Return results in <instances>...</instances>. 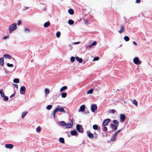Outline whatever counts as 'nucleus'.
<instances>
[{
    "mask_svg": "<svg viewBox=\"0 0 152 152\" xmlns=\"http://www.w3.org/2000/svg\"><path fill=\"white\" fill-rule=\"evenodd\" d=\"M60 106L59 105H58L57 106L56 108L54 110L53 113V117L54 118H55V114L56 112L58 111H59L61 112H63V113H65V110H64L63 108H60Z\"/></svg>",
    "mask_w": 152,
    "mask_h": 152,
    "instance_id": "obj_1",
    "label": "nucleus"
},
{
    "mask_svg": "<svg viewBox=\"0 0 152 152\" xmlns=\"http://www.w3.org/2000/svg\"><path fill=\"white\" fill-rule=\"evenodd\" d=\"M17 25V23H14L9 26V29L10 33H12L16 29Z\"/></svg>",
    "mask_w": 152,
    "mask_h": 152,
    "instance_id": "obj_2",
    "label": "nucleus"
},
{
    "mask_svg": "<svg viewBox=\"0 0 152 152\" xmlns=\"http://www.w3.org/2000/svg\"><path fill=\"white\" fill-rule=\"evenodd\" d=\"M76 129L80 133H83V129L82 125L79 124L77 125Z\"/></svg>",
    "mask_w": 152,
    "mask_h": 152,
    "instance_id": "obj_3",
    "label": "nucleus"
},
{
    "mask_svg": "<svg viewBox=\"0 0 152 152\" xmlns=\"http://www.w3.org/2000/svg\"><path fill=\"white\" fill-rule=\"evenodd\" d=\"M134 63L136 64H140L141 63V61L137 57L133 59Z\"/></svg>",
    "mask_w": 152,
    "mask_h": 152,
    "instance_id": "obj_4",
    "label": "nucleus"
},
{
    "mask_svg": "<svg viewBox=\"0 0 152 152\" xmlns=\"http://www.w3.org/2000/svg\"><path fill=\"white\" fill-rule=\"evenodd\" d=\"M110 121V119L109 118H107L104 120L102 123V126H107L108 124Z\"/></svg>",
    "mask_w": 152,
    "mask_h": 152,
    "instance_id": "obj_5",
    "label": "nucleus"
},
{
    "mask_svg": "<svg viewBox=\"0 0 152 152\" xmlns=\"http://www.w3.org/2000/svg\"><path fill=\"white\" fill-rule=\"evenodd\" d=\"M126 118V116L124 114H121L120 116V119L121 120V122H124Z\"/></svg>",
    "mask_w": 152,
    "mask_h": 152,
    "instance_id": "obj_6",
    "label": "nucleus"
},
{
    "mask_svg": "<svg viewBox=\"0 0 152 152\" xmlns=\"http://www.w3.org/2000/svg\"><path fill=\"white\" fill-rule=\"evenodd\" d=\"M97 108V107L96 104H93L91 106V110L92 112H94Z\"/></svg>",
    "mask_w": 152,
    "mask_h": 152,
    "instance_id": "obj_7",
    "label": "nucleus"
},
{
    "mask_svg": "<svg viewBox=\"0 0 152 152\" xmlns=\"http://www.w3.org/2000/svg\"><path fill=\"white\" fill-rule=\"evenodd\" d=\"M26 90V88L23 86H22L20 88V94H25V91Z\"/></svg>",
    "mask_w": 152,
    "mask_h": 152,
    "instance_id": "obj_8",
    "label": "nucleus"
},
{
    "mask_svg": "<svg viewBox=\"0 0 152 152\" xmlns=\"http://www.w3.org/2000/svg\"><path fill=\"white\" fill-rule=\"evenodd\" d=\"M70 134L73 136H77L78 133L76 130H73L71 131Z\"/></svg>",
    "mask_w": 152,
    "mask_h": 152,
    "instance_id": "obj_9",
    "label": "nucleus"
},
{
    "mask_svg": "<svg viewBox=\"0 0 152 152\" xmlns=\"http://www.w3.org/2000/svg\"><path fill=\"white\" fill-rule=\"evenodd\" d=\"M5 147L7 148L11 149L13 148V145L12 144H7L5 145Z\"/></svg>",
    "mask_w": 152,
    "mask_h": 152,
    "instance_id": "obj_10",
    "label": "nucleus"
},
{
    "mask_svg": "<svg viewBox=\"0 0 152 152\" xmlns=\"http://www.w3.org/2000/svg\"><path fill=\"white\" fill-rule=\"evenodd\" d=\"M85 109V106L84 105H81L79 109V111L83 112Z\"/></svg>",
    "mask_w": 152,
    "mask_h": 152,
    "instance_id": "obj_11",
    "label": "nucleus"
},
{
    "mask_svg": "<svg viewBox=\"0 0 152 152\" xmlns=\"http://www.w3.org/2000/svg\"><path fill=\"white\" fill-rule=\"evenodd\" d=\"M124 27L122 25H120V30L118 31V32L121 33L124 31Z\"/></svg>",
    "mask_w": 152,
    "mask_h": 152,
    "instance_id": "obj_12",
    "label": "nucleus"
},
{
    "mask_svg": "<svg viewBox=\"0 0 152 152\" xmlns=\"http://www.w3.org/2000/svg\"><path fill=\"white\" fill-rule=\"evenodd\" d=\"M75 59L77 61H78L79 63H81L83 61V59L82 58H80L78 56L76 57Z\"/></svg>",
    "mask_w": 152,
    "mask_h": 152,
    "instance_id": "obj_13",
    "label": "nucleus"
},
{
    "mask_svg": "<svg viewBox=\"0 0 152 152\" xmlns=\"http://www.w3.org/2000/svg\"><path fill=\"white\" fill-rule=\"evenodd\" d=\"M72 125L70 123L66 124V125L65 127L66 128H70L72 126Z\"/></svg>",
    "mask_w": 152,
    "mask_h": 152,
    "instance_id": "obj_14",
    "label": "nucleus"
},
{
    "mask_svg": "<svg viewBox=\"0 0 152 152\" xmlns=\"http://www.w3.org/2000/svg\"><path fill=\"white\" fill-rule=\"evenodd\" d=\"M50 25L49 22H47L45 23L44 24V26L45 28H47Z\"/></svg>",
    "mask_w": 152,
    "mask_h": 152,
    "instance_id": "obj_15",
    "label": "nucleus"
},
{
    "mask_svg": "<svg viewBox=\"0 0 152 152\" xmlns=\"http://www.w3.org/2000/svg\"><path fill=\"white\" fill-rule=\"evenodd\" d=\"M88 134V136L90 138H92L94 137L93 134L91 133H89L88 132H87Z\"/></svg>",
    "mask_w": 152,
    "mask_h": 152,
    "instance_id": "obj_16",
    "label": "nucleus"
},
{
    "mask_svg": "<svg viewBox=\"0 0 152 152\" xmlns=\"http://www.w3.org/2000/svg\"><path fill=\"white\" fill-rule=\"evenodd\" d=\"M69 13L71 15H72L74 14L73 10L72 9H70L68 11Z\"/></svg>",
    "mask_w": 152,
    "mask_h": 152,
    "instance_id": "obj_17",
    "label": "nucleus"
},
{
    "mask_svg": "<svg viewBox=\"0 0 152 152\" xmlns=\"http://www.w3.org/2000/svg\"><path fill=\"white\" fill-rule=\"evenodd\" d=\"M4 57L6 58H8V59H11V56L7 54H5L4 55Z\"/></svg>",
    "mask_w": 152,
    "mask_h": 152,
    "instance_id": "obj_18",
    "label": "nucleus"
},
{
    "mask_svg": "<svg viewBox=\"0 0 152 152\" xmlns=\"http://www.w3.org/2000/svg\"><path fill=\"white\" fill-rule=\"evenodd\" d=\"M67 89V87L65 86L62 87L60 90V91L61 92L63 91L64 90H65Z\"/></svg>",
    "mask_w": 152,
    "mask_h": 152,
    "instance_id": "obj_19",
    "label": "nucleus"
},
{
    "mask_svg": "<svg viewBox=\"0 0 152 152\" xmlns=\"http://www.w3.org/2000/svg\"><path fill=\"white\" fill-rule=\"evenodd\" d=\"M0 94H1V96L3 98L5 96V95L4 93L2 90V89L0 90Z\"/></svg>",
    "mask_w": 152,
    "mask_h": 152,
    "instance_id": "obj_20",
    "label": "nucleus"
},
{
    "mask_svg": "<svg viewBox=\"0 0 152 152\" xmlns=\"http://www.w3.org/2000/svg\"><path fill=\"white\" fill-rule=\"evenodd\" d=\"M4 63V58L2 57L1 58H0V64L3 66Z\"/></svg>",
    "mask_w": 152,
    "mask_h": 152,
    "instance_id": "obj_21",
    "label": "nucleus"
},
{
    "mask_svg": "<svg viewBox=\"0 0 152 152\" xmlns=\"http://www.w3.org/2000/svg\"><path fill=\"white\" fill-rule=\"evenodd\" d=\"M116 136L115 135L113 134V135L112 137H111V140L112 141H113L115 140V137H116Z\"/></svg>",
    "mask_w": 152,
    "mask_h": 152,
    "instance_id": "obj_22",
    "label": "nucleus"
},
{
    "mask_svg": "<svg viewBox=\"0 0 152 152\" xmlns=\"http://www.w3.org/2000/svg\"><path fill=\"white\" fill-rule=\"evenodd\" d=\"M59 124L63 126H65L66 125V123L64 121H61L60 122Z\"/></svg>",
    "mask_w": 152,
    "mask_h": 152,
    "instance_id": "obj_23",
    "label": "nucleus"
},
{
    "mask_svg": "<svg viewBox=\"0 0 152 152\" xmlns=\"http://www.w3.org/2000/svg\"><path fill=\"white\" fill-rule=\"evenodd\" d=\"M59 142L62 143H64V140L63 138L62 137H60L59 139Z\"/></svg>",
    "mask_w": 152,
    "mask_h": 152,
    "instance_id": "obj_24",
    "label": "nucleus"
},
{
    "mask_svg": "<svg viewBox=\"0 0 152 152\" xmlns=\"http://www.w3.org/2000/svg\"><path fill=\"white\" fill-rule=\"evenodd\" d=\"M68 23L70 25H72L74 23V21L72 20H69L68 21Z\"/></svg>",
    "mask_w": 152,
    "mask_h": 152,
    "instance_id": "obj_25",
    "label": "nucleus"
},
{
    "mask_svg": "<svg viewBox=\"0 0 152 152\" xmlns=\"http://www.w3.org/2000/svg\"><path fill=\"white\" fill-rule=\"evenodd\" d=\"M13 82L15 83H18L19 82V80L18 78H15L14 79Z\"/></svg>",
    "mask_w": 152,
    "mask_h": 152,
    "instance_id": "obj_26",
    "label": "nucleus"
},
{
    "mask_svg": "<svg viewBox=\"0 0 152 152\" xmlns=\"http://www.w3.org/2000/svg\"><path fill=\"white\" fill-rule=\"evenodd\" d=\"M67 93L65 92H63L61 94V96L62 98H65L67 96Z\"/></svg>",
    "mask_w": 152,
    "mask_h": 152,
    "instance_id": "obj_27",
    "label": "nucleus"
},
{
    "mask_svg": "<svg viewBox=\"0 0 152 152\" xmlns=\"http://www.w3.org/2000/svg\"><path fill=\"white\" fill-rule=\"evenodd\" d=\"M98 126L97 125L95 124L93 126V128L94 130H98Z\"/></svg>",
    "mask_w": 152,
    "mask_h": 152,
    "instance_id": "obj_28",
    "label": "nucleus"
},
{
    "mask_svg": "<svg viewBox=\"0 0 152 152\" xmlns=\"http://www.w3.org/2000/svg\"><path fill=\"white\" fill-rule=\"evenodd\" d=\"M28 112L26 111H25L23 112L22 114V118H23L24 117H25L27 113Z\"/></svg>",
    "mask_w": 152,
    "mask_h": 152,
    "instance_id": "obj_29",
    "label": "nucleus"
},
{
    "mask_svg": "<svg viewBox=\"0 0 152 152\" xmlns=\"http://www.w3.org/2000/svg\"><path fill=\"white\" fill-rule=\"evenodd\" d=\"M122 129H121L118 130L115 133L113 134L116 136L118 134V133H119L121 131Z\"/></svg>",
    "mask_w": 152,
    "mask_h": 152,
    "instance_id": "obj_30",
    "label": "nucleus"
},
{
    "mask_svg": "<svg viewBox=\"0 0 152 152\" xmlns=\"http://www.w3.org/2000/svg\"><path fill=\"white\" fill-rule=\"evenodd\" d=\"M113 122L115 124V125H118V122L117 120H114L113 121Z\"/></svg>",
    "mask_w": 152,
    "mask_h": 152,
    "instance_id": "obj_31",
    "label": "nucleus"
},
{
    "mask_svg": "<svg viewBox=\"0 0 152 152\" xmlns=\"http://www.w3.org/2000/svg\"><path fill=\"white\" fill-rule=\"evenodd\" d=\"M93 92V89L91 88L88 91L87 93V94H91Z\"/></svg>",
    "mask_w": 152,
    "mask_h": 152,
    "instance_id": "obj_32",
    "label": "nucleus"
},
{
    "mask_svg": "<svg viewBox=\"0 0 152 152\" xmlns=\"http://www.w3.org/2000/svg\"><path fill=\"white\" fill-rule=\"evenodd\" d=\"M60 35L61 33L60 31L57 32L56 34V36L57 38H59L60 36Z\"/></svg>",
    "mask_w": 152,
    "mask_h": 152,
    "instance_id": "obj_33",
    "label": "nucleus"
},
{
    "mask_svg": "<svg viewBox=\"0 0 152 152\" xmlns=\"http://www.w3.org/2000/svg\"><path fill=\"white\" fill-rule=\"evenodd\" d=\"M124 39L126 41H128L129 39V37L128 36H125L124 37Z\"/></svg>",
    "mask_w": 152,
    "mask_h": 152,
    "instance_id": "obj_34",
    "label": "nucleus"
},
{
    "mask_svg": "<svg viewBox=\"0 0 152 152\" xmlns=\"http://www.w3.org/2000/svg\"><path fill=\"white\" fill-rule=\"evenodd\" d=\"M45 92L46 94H48L50 92L48 88H45Z\"/></svg>",
    "mask_w": 152,
    "mask_h": 152,
    "instance_id": "obj_35",
    "label": "nucleus"
},
{
    "mask_svg": "<svg viewBox=\"0 0 152 152\" xmlns=\"http://www.w3.org/2000/svg\"><path fill=\"white\" fill-rule=\"evenodd\" d=\"M93 46L91 45V44L89 45H87L86 47V49H90Z\"/></svg>",
    "mask_w": 152,
    "mask_h": 152,
    "instance_id": "obj_36",
    "label": "nucleus"
},
{
    "mask_svg": "<svg viewBox=\"0 0 152 152\" xmlns=\"http://www.w3.org/2000/svg\"><path fill=\"white\" fill-rule=\"evenodd\" d=\"M4 98L3 99V100L4 101H7L8 100V96H6L5 95V96L4 97Z\"/></svg>",
    "mask_w": 152,
    "mask_h": 152,
    "instance_id": "obj_37",
    "label": "nucleus"
},
{
    "mask_svg": "<svg viewBox=\"0 0 152 152\" xmlns=\"http://www.w3.org/2000/svg\"><path fill=\"white\" fill-rule=\"evenodd\" d=\"M41 128L40 126H39L36 129V131L37 132H39L41 131Z\"/></svg>",
    "mask_w": 152,
    "mask_h": 152,
    "instance_id": "obj_38",
    "label": "nucleus"
},
{
    "mask_svg": "<svg viewBox=\"0 0 152 152\" xmlns=\"http://www.w3.org/2000/svg\"><path fill=\"white\" fill-rule=\"evenodd\" d=\"M133 103L136 106H137V102L135 100H134L133 101Z\"/></svg>",
    "mask_w": 152,
    "mask_h": 152,
    "instance_id": "obj_39",
    "label": "nucleus"
},
{
    "mask_svg": "<svg viewBox=\"0 0 152 152\" xmlns=\"http://www.w3.org/2000/svg\"><path fill=\"white\" fill-rule=\"evenodd\" d=\"M52 106L51 105H49L47 107V109L48 110H50L51 109Z\"/></svg>",
    "mask_w": 152,
    "mask_h": 152,
    "instance_id": "obj_40",
    "label": "nucleus"
},
{
    "mask_svg": "<svg viewBox=\"0 0 152 152\" xmlns=\"http://www.w3.org/2000/svg\"><path fill=\"white\" fill-rule=\"evenodd\" d=\"M75 60V58L73 56H72L70 58V61L71 62H73Z\"/></svg>",
    "mask_w": 152,
    "mask_h": 152,
    "instance_id": "obj_41",
    "label": "nucleus"
},
{
    "mask_svg": "<svg viewBox=\"0 0 152 152\" xmlns=\"http://www.w3.org/2000/svg\"><path fill=\"white\" fill-rule=\"evenodd\" d=\"M7 65L8 67H13V65L12 64H10L9 63H7Z\"/></svg>",
    "mask_w": 152,
    "mask_h": 152,
    "instance_id": "obj_42",
    "label": "nucleus"
},
{
    "mask_svg": "<svg viewBox=\"0 0 152 152\" xmlns=\"http://www.w3.org/2000/svg\"><path fill=\"white\" fill-rule=\"evenodd\" d=\"M99 58L98 57H95L93 60V61H98L99 60Z\"/></svg>",
    "mask_w": 152,
    "mask_h": 152,
    "instance_id": "obj_43",
    "label": "nucleus"
},
{
    "mask_svg": "<svg viewBox=\"0 0 152 152\" xmlns=\"http://www.w3.org/2000/svg\"><path fill=\"white\" fill-rule=\"evenodd\" d=\"M118 126V125H115V126H114V127H113V128H114L113 129H114V131H115L117 130Z\"/></svg>",
    "mask_w": 152,
    "mask_h": 152,
    "instance_id": "obj_44",
    "label": "nucleus"
},
{
    "mask_svg": "<svg viewBox=\"0 0 152 152\" xmlns=\"http://www.w3.org/2000/svg\"><path fill=\"white\" fill-rule=\"evenodd\" d=\"M96 44H97L96 41H95L94 42H93L91 44L92 46H94V45H96Z\"/></svg>",
    "mask_w": 152,
    "mask_h": 152,
    "instance_id": "obj_45",
    "label": "nucleus"
},
{
    "mask_svg": "<svg viewBox=\"0 0 152 152\" xmlns=\"http://www.w3.org/2000/svg\"><path fill=\"white\" fill-rule=\"evenodd\" d=\"M29 32V30L28 28H26L25 30V33H28Z\"/></svg>",
    "mask_w": 152,
    "mask_h": 152,
    "instance_id": "obj_46",
    "label": "nucleus"
},
{
    "mask_svg": "<svg viewBox=\"0 0 152 152\" xmlns=\"http://www.w3.org/2000/svg\"><path fill=\"white\" fill-rule=\"evenodd\" d=\"M104 127H103V130L104 131H106L107 130V128L106 127H105V126H103Z\"/></svg>",
    "mask_w": 152,
    "mask_h": 152,
    "instance_id": "obj_47",
    "label": "nucleus"
},
{
    "mask_svg": "<svg viewBox=\"0 0 152 152\" xmlns=\"http://www.w3.org/2000/svg\"><path fill=\"white\" fill-rule=\"evenodd\" d=\"M110 113H115V111L114 110L112 109V110H110Z\"/></svg>",
    "mask_w": 152,
    "mask_h": 152,
    "instance_id": "obj_48",
    "label": "nucleus"
},
{
    "mask_svg": "<svg viewBox=\"0 0 152 152\" xmlns=\"http://www.w3.org/2000/svg\"><path fill=\"white\" fill-rule=\"evenodd\" d=\"M21 21L20 20H19L18 23V26H19L21 24Z\"/></svg>",
    "mask_w": 152,
    "mask_h": 152,
    "instance_id": "obj_49",
    "label": "nucleus"
},
{
    "mask_svg": "<svg viewBox=\"0 0 152 152\" xmlns=\"http://www.w3.org/2000/svg\"><path fill=\"white\" fill-rule=\"evenodd\" d=\"M114 127V125L113 124H110V127L112 128L113 129Z\"/></svg>",
    "mask_w": 152,
    "mask_h": 152,
    "instance_id": "obj_50",
    "label": "nucleus"
},
{
    "mask_svg": "<svg viewBox=\"0 0 152 152\" xmlns=\"http://www.w3.org/2000/svg\"><path fill=\"white\" fill-rule=\"evenodd\" d=\"M14 86L17 88H18V86L17 84H14Z\"/></svg>",
    "mask_w": 152,
    "mask_h": 152,
    "instance_id": "obj_51",
    "label": "nucleus"
},
{
    "mask_svg": "<svg viewBox=\"0 0 152 152\" xmlns=\"http://www.w3.org/2000/svg\"><path fill=\"white\" fill-rule=\"evenodd\" d=\"M140 2V0H136V2L137 3H139Z\"/></svg>",
    "mask_w": 152,
    "mask_h": 152,
    "instance_id": "obj_52",
    "label": "nucleus"
},
{
    "mask_svg": "<svg viewBox=\"0 0 152 152\" xmlns=\"http://www.w3.org/2000/svg\"><path fill=\"white\" fill-rule=\"evenodd\" d=\"M70 124H71L72 125H72H73V120L72 119L71 120V123H70Z\"/></svg>",
    "mask_w": 152,
    "mask_h": 152,
    "instance_id": "obj_53",
    "label": "nucleus"
},
{
    "mask_svg": "<svg viewBox=\"0 0 152 152\" xmlns=\"http://www.w3.org/2000/svg\"><path fill=\"white\" fill-rule=\"evenodd\" d=\"M8 37V36H5L3 38L4 39H7Z\"/></svg>",
    "mask_w": 152,
    "mask_h": 152,
    "instance_id": "obj_54",
    "label": "nucleus"
},
{
    "mask_svg": "<svg viewBox=\"0 0 152 152\" xmlns=\"http://www.w3.org/2000/svg\"><path fill=\"white\" fill-rule=\"evenodd\" d=\"M133 43L135 46L137 45V43H136V42L135 41H133Z\"/></svg>",
    "mask_w": 152,
    "mask_h": 152,
    "instance_id": "obj_55",
    "label": "nucleus"
},
{
    "mask_svg": "<svg viewBox=\"0 0 152 152\" xmlns=\"http://www.w3.org/2000/svg\"><path fill=\"white\" fill-rule=\"evenodd\" d=\"M15 96V94H13L10 96V98H12V97Z\"/></svg>",
    "mask_w": 152,
    "mask_h": 152,
    "instance_id": "obj_56",
    "label": "nucleus"
},
{
    "mask_svg": "<svg viewBox=\"0 0 152 152\" xmlns=\"http://www.w3.org/2000/svg\"><path fill=\"white\" fill-rule=\"evenodd\" d=\"M28 9V7H26L24 9V10H26Z\"/></svg>",
    "mask_w": 152,
    "mask_h": 152,
    "instance_id": "obj_57",
    "label": "nucleus"
},
{
    "mask_svg": "<svg viewBox=\"0 0 152 152\" xmlns=\"http://www.w3.org/2000/svg\"><path fill=\"white\" fill-rule=\"evenodd\" d=\"M80 43V42H75L74 43L75 44H78Z\"/></svg>",
    "mask_w": 152,
    "mask_h": 152,
    "instance_id": "obj_58",
    "label": "nucleus"
},
{
    "mask_svg": "<svg viewBox=\"0 0 152 152\" xmlns=\"http://www.w3.org/2000/svg\"><path fill=\"white\" fill-rule=\"evenodd\" d=\"M88 20H86L85 21V23L86 24L87 23Z\"/></svg>",
    "mask_w": 152,
    "mask_h": 152,
    "instance_id": "obj_59",
    "label": "nucleus"
},
{
    "mask_svg": "<svg viewBox=\"0 0 152 152\" xmlns=\"http://www.w3.org/2000/svg\"><path fill=\"white\" fill-rule=\"evenodd\" d=\"M32 61V60H31V62H33V61Z\"/></svg>",
    "mask_w": 152,
    "mask_h": 152,
    "instance_id": "obj_60",
    "label": "nucleus"
},
{
    "mask_svg": "<svg viewBox=\"0 0 152 152\" xmlns=\"http://www.w3.org/2000/svg\"><path fill=\"white\" fill-rule=\"evenodd\" d=\"M32 61V60H31V62H33V61Z\"/></svg>",
    "mask_w": 152,
    "mask_h": 152,
    "instance_id": "obj_61",
    "label": "nucleus"
}]
</instances>
